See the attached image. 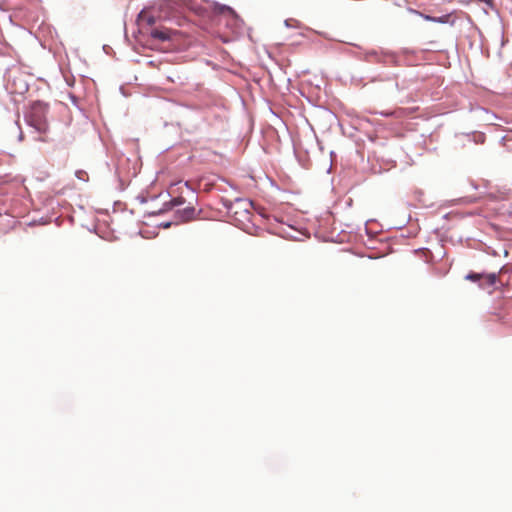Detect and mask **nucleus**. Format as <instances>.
Instances as JSON below:
<instances>
[{"label":"nucleus","instance_id":"f257e3e1","mask_svg":"<svg viewBox=\"0 0 512 512\" xmlns=\"http://www.w3.org/2000/svg\"><path fill=\"white\" fill-rule=\"evenodd\" d=\"M48 105L41 101H36L31 104L28 113L26 114V121L29 126L33 127L41 134L48 131L47 121Z\"/></svg>","mask_w":512,"mask_h":512},{"label":"nucleus","instance_id":"f8f14e48","mask_svg":"<svg viewBox=\"0 0 512 512\" xmlns=\"http://www.w3.org/2000/svg\"><path fill=\"white\" fill-rule=\"evenodd\" d=\"M363 229H364L365 233H366L368 236H370V235H371V231L369 230V226L364 225V226H363Z\"/></svg>","mask_w":512,"mask_h":512},{"label":"nucleus","instance_id":"2eb2a0df","mask_svg":"<svg viewBox=\"0 0 512 512\" xmlns=\"http://www.w3.org/2000/svg\"><path fill=\"white\" fill-rule=\"evenodd\" d=\"M235 221H236V222H238V224H241V223H243V222H244V220H243V219H239V218H237V217L235 218Z\"/></svg>","mask_w":512,"mask_h":512},{"label":"nucleus","instance_id":"dca6fc26","mask_svg":"<svg viewBox=\"0 0 512 512\" xmlns=\"http://www.w3.org/2000/svg\"><path fill=\"white\" fill-rule=\"evenodd\" d=\"M426 18H427L428 20L436 21V19H435V18H432V17H429V16H427Z\"/></svg>","mask_w":512,"mask_h":512},{"label":"nucleus","instance_id":"f03ea898","mask_svg":"<svg viewBox=\"0 0 512 512\" xmlns=\"http://www.w3.org/2000/svg\"><path fill=\"white\" fill-rule=\"evenodd\" d=\"M314 233V235L323 240L328 242H344L346 235L342 232L335 234L334 229H332V226H309Z\"/></svg>","mask_w":512,"mask_h":512},{"label":"nucleus","instance_id":"a211bd4d","mask_svg":"<svg viewBox=\"0 0 512 512\" xmlns=\"http://www.w3.org/2000/svg\"><path fill=\"white\" fill-rule=\"evenodd\" d=\"M139 234H141V235H142V237L147 238V237L143 234V232H142V231H139Z\"/></svg>","mask_w":512,"mask_h":512},{"label":"nucleus","instance_id":"f3484780","mask_svg":"<svg viewBox=\"0 0 512 512\" xmlns=\"http://www.w3.org/2000/svg\"><path fill=\"white\" fill-rule=\"evenodd\" d=\"M245 232H247L249 234H253V232L250 229L245 230Z\"/></svg>","mask_w":512,"mask_h":512},{"label":"nucleus","instance_id":"20e7f679","mask_svg":"<svg viewBox=\"0 0 512 512\" xmlns=\"http://www.w3.org/2000/svg\"><path fill=\"white\" fill-rule=\"evenodd\" d=\"M157 17L155 16L153 10L151 9H143L137 18L138 25L142 29L152 28V26L156 23Z\"/></svg>","mask_w":512,"mask_h":512},{"label":"nucleus","instance_id":"9b49d317","mask_svg":"<svg viewBox=\"0 0 512 512\" xmlns=\"http://www.w3.org/2000/svg\"><path fill=\"white\" fill-rule=\"evenodd\" d=\"M219 11L220 12H227L229 14H234V11L232 10V8L228 7V6H225V5H222L219 7Z\"/></svg>","mask_w":512,"mask_h":512},{"label":"nucleus","instance_id":"4468645a","mask_svg":"<svg viewBox=\"0 0 512 512\" xmlns=\"http://www.w3.org/2000/svg\"><path fill=\"white\" fill-rule=\"evenodd\" d=\"M245 220L250 221L249 213L245 211Z\"/></svg>","mask_w":512,"mask_h":512},{"label":"nucleus","instance_id":"ddd939ff","mask_svg":"<svg viewBox=\"0 0 512 512\" xmlns=\"http://www.w3.org/2000/svg\"><path fill=\"white\" fill-rule=\"evenodd\" d=\"M456 217H457V214H451L449 220L454 221V220H456L455 219Z\"/></svg>","mask_w":512,"mask_h":512},{"label":"nucleus","instance_id":"9d476101","mask_svg":"<svg viewBox=\"0 0 512 512\" xmlns=\"http://www.w3.org/2000/svg\"><path fill=\"white\" fill-rule=\"evenodd\" d=\"M184 202H185V199H184V198H182V197H176V198H174V199H172V200L170 201V204H171V206H172V207H176V206H179V205L184 204Z\"/></svg>","mask_w":512,"mask_h":512},{"label":"nucleus","instance_id":"423d86ee","mask_svg":"<svg viewBox=\"0 0 512 512\" xmlns=\"http://www.w3.org/2000/svg\"><path fill=\"white\" fill-rule=\"evenodd\" d=\"M150 35L153 39L159 40L161 42L168 41L171 39V30L166 28H155L151 29Z\"/></svg>","mask_w":512,"mask_h":512},{"label":"nucleus","instance_id":"6e6552de","mask_svg":"<svg viewBox=\"0 0 512 512\" xmlns=\"http://www.w3.org/2000/svg\"><path fill=\"white\" fill-rule=\"evenodd\" d=\"M110 226H94L95 232L103 239L112 240V238L108 237L106 234L109 233Z\"/></svg>","mask_w":512,"mask_h":512},{"label":"nucleus","instance_id":"39448f33","mask_svg":"<svg viewBox=\"0 0 512 512\" xmlns=\"http://www.w3.org/2000/svg\"><path fill=\"white\" fill-rule=\"evenodd\" d=\"M200 210L197 211L194 207H186L182 210H177L178 218L182 222H190L200 220L201 218L198 216L200 214Z\"/></svg>","mask_w":512,"mask_h":512},{"label":"nucleus","instance_id":"7ed1b4c3","mask_svg":"<svg viewBox=\"0 0 512 512\" xmlns=\"http://www.w3.org/2000/svg\"><path fill=\"white\" fill-rule=\"evenodd\" d=\"M271 233H277L282 237L290 240L302 241L304 240V238L310 237L311 230L308 229L307 227H301V229H299L297 226L291 225L286 226V229H282L281 233L275 231H271Z\"/></svg>","mask_w":512,"mask_h":512},{"label":"nucleus","instance_id":"1a4fd4ad","mask_svg":"<svg viewBox=\"0 0 512 512\" xmlns=\"http://www.w3.org/2000/svg\"><path fill=\"white\" fill-rule=\"evenodd\" d=\"M465 278L467 280L480 283V281H482L483 274L471 272V273L467 274Z\"/></svg>","mask_w":512,"mask_h":512},{"label":"nucleus","instance_id":"0eeeda50","mask_svg":"<svg viewBox=\"0 0 512 512\" xmlns=\"http://www.w3.org/2000/svg\"><path fill=\"white\" fill-rule=\"evenodd\" d=\"M496 275L495 274H483L482 281H480L479 285L482 288L492 287L496 283Z\"/></svg>","mask_w":512,"mask_h":512}]
</instances>
